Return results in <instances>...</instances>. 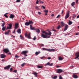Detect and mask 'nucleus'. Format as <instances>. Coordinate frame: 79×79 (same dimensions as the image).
<instances>
[{
	"label": "nucleus",
	"mask_w": 79,
	"mask_h": 79,
	"mask_svg": "<svg viewBox=\"0 0 79 79\" xmlns=\"http://www.w3.org/2000/svg\"><path fill=\"white\" fill-rule=\"evenodd\" d=\"M45 15H47V13H46V14H45Z\"/></svg>",
	"instance_id": "63"
},
{
	"label": "nucleus",
	"mask_w": 79,
	"mask_h": 79,
	"mask_svg": "<svg viewBox=\"0 0 79 79\" xmlns=\"http://www.w3.org/2000/svg\"><path fill=\"white\" fill-rule=\"evenodd\" d=\"M2 61L3 62H4V61H5V59H2Z\"/></svg>",
	"instance_id": "47"
},
{
	"label": "nucleus",
	"mask_w": 79,
	"mask_h": 79,
	"mask_svg": "<svg viewBox=\"0 0 79 79\" xmlns=\"http://www.w3.org/2000/svg\"><path fill=\"white\" fill-rule=\"evenodd\" d=\"M64 26V22H61L60 23V26L61 27H63Z\"/></svg>",
	"instance_id": "12"
},
{
	"label": "nucleus",
	"mask_w": 79,
	"mask_h": 79,
	"mask_svg": "<svg viewBox=\"0 0 79 79\" xmlns=\"http://www.w3.org/2000/svg\"><path fill=\"white\" fill-rule=\"evenodd\" d=\"M39 2H40V3H44V2H42V1L40 0L39 1Z\"/></svg>",
	"instance_id": "52"
},
{
	"label": "nucleus",
	"mask_w": 79,
	"mask_h": 79,
	"mask_svg": "<svg viewBox=\"0 0 79 79\" xmlns=\"http://www.w3.org/2000/svg\"><path fill=\"white\" fill-rule=\"evenodd\" d=\"M69 13H70V11H69V10H68L66 12L65 17V19H68L69 17Z\"/></svg>",
	"instance_id": "2"
},
{
	"label": "nucleus",
	"mask_w": 79,
	"mask_h": 79,
	"mask_svg": "<svg viewBox=\"0 0 79 79\" xmlns=\"http://www.w3.org/2000/svg\"><path fill=\"white\" fill-rule=\"evenodd\" d=\"M60 16V15H58L56 17V18H59Z\"/></svg>",
	"instance_id": "41"
},
{
	"label": "nucleus",
	"mask_w": 79,
	"mask_h": 79,
	"mask_svg": "<svg viewBox=\"0 0 79 79\" xmlns=\"http://www.w3.org/2000/svg\"><path fill=\"white\" fill-rule=\"evenodd\" d=\"M59 60H63V58H62L61 56H59L58 57Z\"/></svg>",
	"instance_id": "21"
},
{
	"label": "nucleus",
	"mask_w": 79,
	"mask_h": 79,
	"mask_svg": "<svg viewBox=\"0 0 79 79\" xmlns=\"http://www.w3.org/2000/svg\"><path fill=\"white\" fill-rule=\"evenodd\" d=\"M76 57L75 58V59L78 58V57H79V52H77L76 53Z\"/></svg>",
	"instance_id": "11"
},
{
	"label": "nucleus",
	"mask_w": 79,
	"mask_h": 79,
	"mask_svg": "<svg viewBox=\"0 0 79 79\" xmlns=\"http://www.w3.org/2000/svg\"><path fill=\"white\" fill-rule=\"evenodd\" d=\"M25 26H29L30 25L29 23L28 22H26L25 23Z\"/></svg>",
	"instance_id": "26"
},
{
	"label": "nucleus",
	"mask_w": 79,
	"mask_h": 79,
	"mask_svg": "<svg viewBox=\"0 0 79 79\" xmlns=\"http://www.w3.org/2000/svg\"><path fill=\"white\" fill-rule=\"evenodd\" d=\"M47 65H48V66H52V65L53 64L52 63H51L50 64V63L48 62L47 63Z\"/></svg>",
	"instance_id": "20"
},
{
	"label": "nucleus",
	"mask_w": 79,
	"mask_h": 79,
	"mask_svg": "<svg viewBox=\"0 0 79 79\" xmlns=\"http://www.w3.org/2000/svg\"><path fill=\"white\" fill-rule=\"evenodd\" d=\"M28 53V51H22L21 52V54L22 55H25V54H26Z\"/></svg>",
	"instance_id": "5"
},
{
	"label": "nucleus",
	"mask_w": 79,
	"mask_h": 79,
	"mask_svg": "<svg viewBox=\"0 0 79 79\" xmlns=\"http://www.w3.org/2000/svg\"><path fill=\"white\" fill-rule=\"evenodd\" d=\"M3 51L4 52H5L6 53H8V52H9V49H8V48H6V49H4L3 50Z\"/></svg>",
	"instance_id": "7"
},
{
	"label": "nucleus",
	"mask_w": 79,
	"mask_h": 79,
	"mask_svg": "<svg viewBox=\"0 0 79 79\" xmlns=\"http://www.w3.org/2000/svg\"><path fill=\"white\" fill-rule=\"evenodd\" d=\"M44 12L45 13H48V10H44Z\"/></svg>",
	"instance_id": "37"
},
{
	"label": "nucleus",
	"mask_w": 79,
	"mask_h": 79,
	"mask_svg": "<svg viewBox=\"0 0 79 79\" xmlns=\"http://www.w3.org/2000/svg\"><path fill=\"white\" fill-rule=\"evenodd\" d=\"M17 32L18 33V34H21V30L20 29H18L17 31Z\"/></svg>",
	"instance_id": "22"
},
{
	"label": "nucleus",
	"mask_w": 79,
	"mask_h": 79,
	"mask_svg": "<svg viewBox=\"0 0 79 79\" xmlns=\"http://www.w3.org/2000/svg\"><path fill=\"white\" fill-rule=\"evenodd\" d=\"M30 29H31V30H35V27H32V25H30Z\"/></svg>",
	"instance_id": "14"
},
{
	"label": "nucleus",
	"mask_w": 79,
	"mask_h": 79,
	"mask_svg": "<svg viewBox=\"0 0 79 79\" xmlns=\"http://www.w3.org/2000/svg\"><path fill=\"white\" fill-rule=\"evenodd\" d=\"M24 56H27V54H24Z\"/></svg>",
	"instance_id": "54"
},
{
	"label": "nucleus",
	"mask_w": 79,
	"mask_h": 79,
	"mask_svg": "<svg viewBox=\"0 0 79 79\" xmlns=\"http://www.w3.org/2000/svg\"><path fill=\"white\" fill-rule=\"evenodd\" d=\"M13 72H14V73H17V70H15Z\"/></svg>",
	"instance_id": "48"
},
{
	"label": "nucleus",
	"mask_w": 79,
	"mask_h": 79,
	"mask_svg": "<svg viewBox=\"0 0 79 79\" xmlns=\"http://www.w3.org/2000/svg\"><path fill=\"white\" fill-rule=\"evenodd\" d=\"M61 27V26H60V25H59L57 27L56 29H60Z\"/></svg>",
	"instance_id": "27"
},
{
	"label": "nucleus",
	"mask_w": 79,
	"mask_h": 79,
	"mask_svg": "<svg viewBox=\"0 0 79 79\" xmlns=\"http://www.w3.org/2000/svg\"><path fill=\"white\" fill-rule=\"evenodd\" d=\"M4 16H5V17H6V18H7L8 17L7 15H6V14H4Z\"/></svg>",
	"instance_id": "38"
},
{
	"label": "nucleus",
	"mask_w": 79,
	"mask_h": 79,
	"mask_svg": "<svg viewBox=\"0 0 79 79\" xmlns=\"http://www.w3.org/2000/svg\"><path fill=\"white\" fill-rule=\"evenodd\" d=\"M42 33H44L45 34L44 35L43 34H41V37H43V38L48 39L50 37V36L49 35H51L52 34V32L50 31H49L48 33H47V32L45 31H42Z\"/></svg>",
	"instance_id": "1"
},
{
	"label": "nucleus",
	"mask_w": 79,
	"mask_h": 79,
	"mask_svg": "<svg viewBox=\"0 0 79 79\" xmlns=\"http://www.w3.org/2000/svg\"><path fill=\"white\" fill-rule=\"evenodd\" d=\"M37 67L38 68H42V66H38Z\"/></svg>",
	"instance_id": "32"
},
{
	"label": "nucleus",
	"mask_w": 79,
	"mask_h": 79,
	"mask_svg": "<svg viewBox=\"0 0 79 79\" xmlns=\"http://www.w3.org/2000/svg\"><path fill=\"white\" fill-rule=\"evenodd\" d=\"M52 31H56V30L52 29Z\"/></svg>",
	"instance_id": "59"
},
{
	"label": "nucleus",
	"mask_w": 79,
	"mask_h": 79,
	"mask_svg": "<svg viewBox=\"0 0 79 79\" xmlns=\"http://www.w3.org/2000/svg\"><path fill=\"white\" fill-rule=\"evenodd\" d=\"M25 35V37H27L28 39H31V34L30 33H29L28 35L27 34V33H26Z\"/></svg>",
	"instance_id": "3"
},
{
	"label": "nucleus",
	"mask_w": 79,
	"mask_h": 79,
	"mask_svg": "<svg viewBox=\"0 0 79 79\" xmlns=\"http://www.w3.org/2000/svg\"><path fill=\"white\" fill-rule=\"evenodd\" d=\"M20 37L21 39H24V37H23V36L20 35Z\"/></svg>",
	"instance_id": "35"
},
{
	"label": "nucleus",
	"mask_w": 79,
	"mask_h": 79,
	"mask_svg": "<svg viewBox=\"0 0 79 79\" xmlns=\"http://www.w3.org/2000/svg\"><path fill=\"white\" fill-rule=\"evenodd\" d=\"M35 8L36 9H37V10H38L39 9V7H38V6H35Z\"/></svg>",
	"instance_id": "43"
},
{
	"label": "nucleus",
	"mask_w": 79,
	"mask_h": 79,
	"mask_svg": "<svg viewBox=\"0 0 79 79\" xmlns=\"http://www.w3.org/2000/svg\"><path fill=\"white\" fill-rule=\"evenodd\" d=\"M15 32V30H14V31L13 32V33L14 34Z\"/></svg>",
	"instance_id": "60"
},
{
	"label": "nucleus",
	"mask_w": 79,
	"mask_h": 79,
	"mask_svg": "<svg viewBox=\"0 0 79 79\" xmlns=\"http://www.w3.org/2000/svg\"><path fill=\"white\" fill-rule=\"evenodd\" d=\"M36 39V37L35 36L33 38V40H35V39Z\"/></svg>",
	"instance_id": "42"
},
{
	"label": "nucleus",
	"mask_w": 79,
	"mask_h": 79,
	"mask_svg": "<svg viewBox=\"0 0 79 79\" xmlns=\"http://www.w3.org/2000/svg\"><path fill=\"white\" fill-rule=\"evenodd\" d=\"M79 35V33H77L76 34V35Z\"/></svg>",
	"instance_id": "51"
},
{
	"label": "nucleus",
	"mask_w": 79,
	"mask_h": 79,
	"mask_svg": "<svg viewBox=\"0 0 79 79\" xmlns=\"http://www.w3.org/2000/svg\"><path fill=\"white\" fill-rule=\"evenodd\" d=\"M68 25H66L65 26L64 31H66V30L68 29Z\"/></svg>",
	"instance_id": "13"
},
{
	"label": "nucleus",
	"mask_w": 79,
	"mask_h": 79,
	"mask_svg": "<svg viewBox=\"0 0 79 79\" xmlns=\"http://www.w3.org/2000/svg\"><path fill=\"white\" fill-rule=\"evenodd\" d=\"M8 25L9 26V27H7L6 28V29H11V27H12V24H8Z\"/></svg>",
	"instance_id": "6"
},
{
	"label": "nucleus",
	"mask_w": 79,
	"mask_h": 79,
	"mask_svg": "<svg viewBox=\"0 0 79 79\" xmlns=\"http://www.w3.org/2000/svg\"><path fill=\"white\" fill-rule=\"evenodd\" d=\"M37 73H36V72H34L33 73V74H34V75H35V77H37Z\"/></svg>",
	"instance_id": "28"
},
{
	"label": "nucleus",
	"mask_w": 79,
	"mask_h": 79,
	"mask_svg": "<svg viewBox=\"0 0 79 79\" xmlns=\"http://www.w3.org/2000/svg\"><path fill=\"white\" fill-rule=\"evenodd\" d=\"M60 66H58V65H57L56 66V68H60Z\"/></svg>",
	"instance_id": "55"
},
{
	"label": "nucleus",
	"mask_w": 79,
	"mask_h": 79,
	"mask_svg": "<svg viewBox=\"0 0 79 79\" xmlns=\"http://www.w3.org/2000/svg\"><path fill=\"white\" fill-rule=\"evenodd\" d=\"M78 2V0H77L76 1V3H77V2Z\"/></svg>",
	"instance_id": "62"
},
{
	"label": "nucleus",
	"mask_w": 79,
	"mask_h": 79,
	"mask_svg": "<svg viewBox=\"0 0 79 79\" xmlns=\"http://www.w3.org/2000/svg\"><path fill=\"white\" fill-rule=\"evenodd\" d=\"M28 23H29V24H33L34 23L32 20H29Z\"/></svg>",
	"instance_id": "24"
},
{
	"label": "nucleus",
	"mask_w": 79,
	"mask_h": 79,
	"mask_svg": "<svg viewBox=\"0 0 79 79\" xmlns=\"http://www.w3.org/2000/svg\"><path fill=\"white\" fill-rule=\"evenodd\" d=\"M11 65H9L7 66L4 67V69H7V70H8V69H10V68L11 67Z\"/></svg>",
	"instance_id": "4"
},
{
	"label": "nucleus",
	"mask_w": 79,
	"mask_h": 79,
	"mask_svg": "<svg viewBox=\"0 0 79 79\" xmlns=\"http://www.w3.org/2000/svg\"><path fill=\"white\" fill-rule=\"evenodd\" d=\"M22 60H25L26 59V58L25 57H23V58H22Z\"/></svg>",
	"instance_id": "56"
},
{
	"label": "nucleus",
	"mask_w": 79,
	"mask_h": 79,
	"mask_svg": "<svg viewBox=\"0 0 79 79\" xmlns=\"http://www.w3.org/2000/svg\"><path fill=\"white\" fill-rule=\"evenodd\" d=\"M5 23L4 22L2 25V27H3L5 26Z\"/></svg>",
	"instance_id": "34"
},
{
	"label": "nucleus",
	"mask_w": 79,
	"mask_h": 79,
	"mask_svg": "<svg viewBox=\"0 0 79 79\" xmlns=\"http://www.w3.org/2000/svg\"><path fill=\"white\" fill-rule=\"evenodd\" d=\"M5 29H6V27H3L2 28V31H5Z\"/></svg>",
	"instance_id": "33"
},
{
	"label": "nucleus",
	"mask_w": 79,
	"mask_h": 79,
	"mask_svg": "<svg viewBox=\"0 0 79 79\" xmlns=\"http://www.w3.org/2000/svg\"><path fill=\"white\" fill-rule=\"evenodd\" d=\"M6 56L3 54H1L0 55V57L1 58H5Z\"/></svg>",
	"instance_id": "10"
},
{
	"label": "nucleus",
	"mask_w": 79,
	"mask_h": 79,
	"mask_svg": "<svg viewBox=\"0 0 79 79\" xmlns=\"http://www.w3.org/2000/svg\"><path fill=\"white\" fill-rule=\"evenodd\" d=\"M16 58H19V56H18L16 55L15 56Z\"/></svg>",
	"instance_id": "36"
},
{
	"label": "nucleus",
	"mask_w": 79,
	"mask_h": 79,
	"mask_svg": "<svg viewBox=\"0 0 79 79\" xmlns=\"http://www.w3.org/2000/svg\"><path fill=\"white\" fill-rule=\"evenodd\" d=\"M39 3V1H38V0H37L36 2V4H38Z\"/></svg>",
	"instance_id": "45"
},
{
	"label": "nucleus",
	"mask_w": 79,
	"mask_h": 79,
	"mask_svg": "<svg viewBox=\"0 0 79 79\" xmlns=\"http://www.w3.org/2000/svg\"><path fill=\"white\" fill-rule=\"evenodd\" d=\"M25 64V63H23V64H22L21 65L23 67V66H24Z\"/></svg>",
	"instance_id": "39"
},
{
	"label": "nucleus",
	"mask_w": 79,
	"mask_h": 79,
	"mask_svg": "<svg viewBox=\"0 0 79 79\" xmlns=\"http://www.w3.org/2000/svg\"><path fill=\"white\" fill-rule=\"evenodd\" d=\"M52 16V17H53V16H54V14H52L51 15Z\"/></svg>",
	"instance_id": "57"
},
{
	"label": "nucleus",
	"mask_w": 79,
	"mask_h": 79,
	"mask_svg": "<svg viewBox=\"0 0 79 79\" xmlns=\"http://www.w3.org/2000/svg\"><path fill=\"white\" fill-rule=\"evenodd\" d=\"M36 32L38 33V34H39V33H40V30L39 29H35Z\"/></svg>",
	"instance_id": "17"
},
{
	"label": "nucleus",
	"mask_w": 79,
	"mask_h": 79,
	"mask_svg": "<svg viewBox=\"0 0 79 79\" xmlns=\"http://www.w3.org/2000/svg\"><path fill=\"white\" fill-rule=\"evenodd\" d=\"M73 23V22L71 21L70 20H69V25H71V24H72Z\"/></svg>",
	"instance_id": "29"
},
{
	"label": "nucleus",
	"mask_w": 79,
	"mask_h": 79,
	"mask_svg": "<svg viewBox=\"0 0 79 79\" xmlns=\"http://www.w3.org/2000/svg\"><path fill=\"white\" fill-rule=\"evenodd\" d=\"M45 58V56H43L41 57H40L41 59H42V58Z\"/></svg>",
	"instance_id": "49"
},
{
	"label": "nucleus",
	"mask_w": 79,
	"mask_h": 79,
	"mask_svg": "<svg viewBox=\"0 0 79 79\" xmlns=\"http://www.w3.org/2000/svg\"><path fill=\"white\" fill-rule=\"evenodd\" d=\"M40 53V51H39L38 52H36L35 53L36 55H39V54Z\"/></svg>",
	"instance_id": "19"
},
{
	"label": "nucleus",
	"mask_w": 79,
	"mask_h": 79,
	"mask_svg": "<svg viewBox=\"0 0 79 79\" xmlns=\"http://www.w3.org/2000/svg\"><path fill=\"white\" fill-rule=\"evenodd\" d=\"M18 26H19V24H18V23H17L15 24V28L16 29H18Z\"/></svg>",
	"instance_id": "8"
},
{
	"label": "nucleus",
	"mask_w": 79,
	"mask_h": 79,
	"mask_svg": "<svg viewBox=\"0 0 79 79\" xmlns=\"http://www.w3.org/2000/svg\"><path fill=\"white\" fill-rule=\"evenodd\" d=\"M10 71H12L13 70V68H11L10 69Z\"/></svg>",
	"instance_id": "58"
},
{
	"label": "nucleus",
	"mask_w": 79,
	"mask_h": 79,
	"mask_svg": "<svg viewBox=\"0 0 79 79\" xmlns=\"http://www.w3.org/2000/svg\"><path fill=\"white\" fill-rule=\"evenodd\" d=\"M10 32V30H9L7 32H6L5 33V35H8L9 34V32Z\"/></svg>",
	"instance_id": "23"
},
{
	"label": "nucleus",
	"mask_w": 79,
	"mask_h": 79,
	"mask_svg": "<svg viewBox=\"0 0 79 79\" xmlns=\"http://www.w3.org/2000/svg\"><path fill=\"white\" fill-rule=\"evenodd\" d=\"M71 5L72 6H73L74 5H75V2H73L71 4Z\"/></svg>",
	"instance_id": "31"
},
{
	"label": "nucleus",
	"mask_w": 79,
	"mask_h": 79,
	"mask_svg": "<svg viewBox=\"0 0 79 79\" xmlns=\"http://www.w3.org/2000/svg\"><path fill=\"white\" fill-rule=\"evenodd\" d=\"M52 51H53V52H55V49L53 48H52L51 49H48V52H51Z\"/></svg>",
	"instance_id": "16"
},
{
	"label": "nucleus",
	"mask_w": 79,
	"mask_h": 79,
	"mask_svg": "<svg viewBox=\"0 0 79 79\" xmlns=\"http://www.w3.org/2000/svg\"><path fill=\"white\" fill-rule=\"evenodd\" d=\"M9 55H11V53H9Z\"/></svg>",
	"instance_id": "61"
},
{
	"label": "nucleus",
	"mask_w": 79,
	"mask_h": 79,
	"mask_svg": "<svg viewBox=\"0 0 79 79\" xmlns=\"http://www.w3.org/2000/svg\"><path fill=\"white\" fill-rule=\"evenodd\" d=\"M73 77L75 79H77V78H78V77L77 76V75L73 74Z\"/></svg>",
	"instance_id": "15"
},
{
	"label": "nucleus",
	"mask_w": 79,
	"mask_h": 79,
	"mask_svg": "<svg viewBox=\"0 0 79 79\" xmlns=\"http://www.w3.org/2000/svg\"><path fill=\"white\" fill-rule=\"evenodd\" d=\"M57 77H57V76H55L54 77H52V78L54 79H56L57 78Z\"/></svg>",
	"instance_id": "30"
},
{
	"label": "nucleus",
	"mask_w": 79,
	"mask_h": 79,
	"mask_svg": "<svg viewBox=\"0 0 79 79\" xmlns=\"http://www.w3.org/2000/svg\"><path fill=\"white\" fill-rule=\"evenodd\" d=\"M9 17L10 18H11L12 19L14 18V15L13 14H10V16Z\"/></svg>",
	"instance_id": "18"
},
{
	"label": "nucleus",
	"mask_w": 79,
	"mask_h": 79,
	"mask_svg": "<svg viewBox=\"0 0 79 79\" xmlns=\"http://www.w3.org/2000/svg\"><path fill=\"white\" fill-rule=\"evenodd\" d=\"M20 0H17L16 1V2H20Z\"/></svg>",
	"instance_id": "44"
},
{
	"label": "nucleus",
	"mask_w": 79,
	"mask_h": 79,
	"mask_svg": "<svg viewBox=\"0 0 79 79\" xmlns=\"http://www.w3.org/2000/svg\"><path fill=\"white\" fill-rule=\"evenodd\" d=\"M42 49L43 50H46L48 52V48H44Z\"/></svg>",
	"instance_id": "25"
},
{
	"label": "nucleus",
	"mask_w": 79,
	"mask_h": 79,
	"mask_svg": "<svg viewBox=\"0 0 79 79\" xmlns=\"http://www.w3.org/2000/svg\"><path fill=\"white\" fill-rule=\"evenodd\" d=\"M11 37H13V35H11Z\"/></svg>",
	"instance_id": "64"
},
{
	"label": "nucleus",
	"mask_w": 79,
	"mask_h": 79,
	"mask_svg": "<svg viewBox=\"0 0 79 79\" xmlns=\"http://www.w3.org/2000/svg\"><path fill=\"white\" fill-rule=\"evenodd\" d=\"M48 60H50V59H51V57H48Z\"/></svg>",
	"instance_id": "50"
},
{
	"label": "nucleus",
	"mask_w": 79,
	"mask_h": 79,
	"mask_svg": "<svg viewBox=\"0 0 79 79\" xmlns=\"http://www.w3.org/2000/svg\"><path fill=\"white\" fill-rule=\"evenodd\" d=\"M38 13L39 15H40V14H41V12H38Z\"/></svg>",
	"instance_id": "53"
},
{
	"label": "nucleus",
	"mask_w": 79,
	"mask_h": 79,
	"mask_svg": "<svg viewBox=\"0 0 79 79\" xmlns=\"http://www.w3.org/2000/svg\"><path fill=\"white\" fill-rule=\"evenodd\" d=\"M59 79H63V78L61 76H60L59 77Z\"/></svg>",
	"instance_id": "40"
},
{
	"label": "nucleus",
	"mask_w": 79,
	"mask_h": 79,
	"mask_svg": "<svg viewBox=\"0 0 79 79\" xmlns=\"http://www.w3.org/2000/svg\"><path fill=\"white\" fill-rule=\"evenodd\" d=\"M42 6V7L43 8H44V9H45V7L44 6Z\"/></svg>",
	"instance_id": "46"
},
{
	"label": "nucleus",
	"mask_w": 79,
	"mask_h": 79,
	"mask_svg": "<svg viewBox=\"0 0 79 79\" xmlns=\"http://www.w3.org/2000/svg\"><path fill=\"white\" fill-rule=\"evenodd\" d=\"M63 71V70L61 69H58L57 70V73H60Z\"/></svg>",
	"instance_id": "9"
}]
</instances>
